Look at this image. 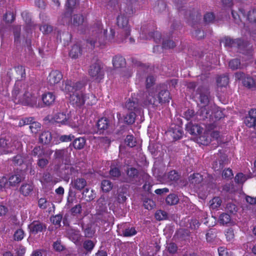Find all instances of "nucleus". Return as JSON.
<instances>
[{"label": "nucleus", "mask_w": 256, "mask_h": 256, "mask_svg": "<svg viewBox=\"0 0 256 256\" xmlns=\"http://www.w3.org/2000/svg\"><path fill=\"white\" fill-rule=\"evenodd\" d=\"M146 96L144 100V104L146 106L152 105L158 106L160 104V100L158 98V94L156 92V88L148 90L145 94Z\"/></svg>", "instance_id": "6"}, {"label": "nucleus", "mask_w": 256, "mask_h": 256, "mask_svg": "<svg viewBox=\"0 0 256 256\" xmlns=\"http://www.w3.org/2000/svg\"><path fill=\"white\" fill-rule=\"evenodd\" d=\"M144 206L148 210H152L155 206V202L151 199L145 198L144 200Z\"/></svg>", "instance_id": "51"}, {"label": "nucleus", "mask_w": 256, "mask_h": 256, "mask_svg": "<svg viewBox=\"0 0 256 256\" xmlns=\"http://www.w3.org/2000/svg\"><path fill=\"white\" fill-rule=\"evenodd\" d=\"M128 114H127L124 118V122L128 124H132L136 120V112H128Z\"/></svg>", "instance_id": "43"}, {"label": "nucleus", "mask_w": 256, "mask_h": 256, "mask_svg": "<svg viewBox=\"0 0 256 256\" xmlns=\"http://www.w3.org/2000/svg\"><path fill=\"white\" fill-rule=\"evenodd\" d=\"M30 232L33 234H36L38 232L45 231L46 225L39 220H34L28 225Z\"/></svg>", "instance_id": "10"}, {"label": "nucleus", "mask_w": 256, "mask_h": 256, "mask_svg": "<svg viewBox=\"0 0 256 256\" xmlns=\"http://www.w3.org/2000/svg\"><path fill=\"white\" fill-rule=\"evenodd\" d=\"M50 205H52V208H54V205L51 202H48L46 198H42L38 200V206L41 209L45 210Z\"/></svg>", "instance_id": "32"}, {"label": "nucleus", "mask_w": 256, "mask_h": 256, "mask_svg": "<svg viewBox=\"0 0 256 256\" xmlns=\"http://www.w3.org/2000/svg\"><path fill=\"white\" fill-rule=\"evenodd\" d=\"M94 246V244L91 240H86L84 243V248L88 251L92 250Z\"/></svg>", "instance_id": "64"}, {"label": "nucleus", "mask_w": 256, "mask_h": 256, "mask_svg": "<svg viewBox=\"0 0 256 256\" xmlns=\"http://www.w3.org/2000/svg\"><path fill=\"white\" fill-rule=\"evenodd\" d=\"M229 67L232 70L240 69L242 66L240 64V60L238 58L232 60L229 62Z\"/></svg>", "instance_id": "41"}, {"label": "nucleus", "mask_w": 256, "mask_h": 256, "mask_svg": "<svg viewBox=\"0 0 256 256\" xmlns=\"http://www.w3.org/2000/svg\"><path fill=\"white\" fill-rule=\"evenodd\" d=\"M222 42L224 43V45L226 46L232 47L235 46L237 45L238 46L240 50H242V52L244 54L251 55V54L252 52V46L250 44L246 46V48L248 52H245L244 50H242V48L244 46L240 44L242 42L240 40H233L230 38L226 37L222 40Z\"/></svg>", "instance_id": "4"}, {"label": "nucleus", "mask_w": 256, "mask_h": 256, "mask_svg": "<svg viewBox=\"0 0 256 256\" xmlns=\"http://www.w3.org/2000/svg\"><path fill=\"white\" fill-rule=\"evenodd\" d=\"M62 78L61 72L58 70H52L47 78L48 84L52 86L58 83Z\"/></svg>", "instance_id": "12"}, {"label": "nucleus", "mask_w": 256, "mask_h": 256, "mask_svg": "<svg viewBox=\"0 0 256 256\" xmlns=\"http://www.w3.org/2000/svg\"><path fill=\"white\" fill-rule=\"evenodd\" d=\"M155 82V78L152 76H150L147 77L146 80V88H150Z\"/></svg>", "instance_id": "63"}, {"label": "nucleus", "mask_w": 256, "mask_h": 256, "mask_svg": "<svg viewBox=\"0 0 256 256\" xmlns=\"http://www.w3.org/2000/svg\"><path fill=\"white\" fill-rule=\"evenodd\" d=\"M51 133L48 131H44L42 133L40 136V141L44 144H48L52 140Z\"/></svg>", "instance_id": "31"}, {"label": "nucleus", "mask_w": 256, "mask_h": 256, "mask_svg": "<svg viewBox=\"0 0 256 256\" xmlns=\"http://www.w3.org/2000/svg\"><path fill=\"white\" fill-rule=\"evenodd\" d=\"M14 18H15L13 12H6L4 16V20L7 23L12 22L14 20Z\"/></svg>", "instance_id": "61"}, {"label": "nucleus", "mask_w": 256, "mask_h": 256, "mask_svg": "<svg viewBox=\"0 0 256 256\" xmlns=\"http://www.w3.org/2000/svg\"><path fill=\"white\" fill-rule=\"evenodd\" d=\"M156 88L160 104L168 102L170 98V92L167 90L166 86L165 84H160L157 86Z\"/></svg>", "instance_id": "8"}, {"label": "nucleus", "mask_w": 256, "mask_h": 256, "mask_svg": "<svg viewBox=\"0 0 256 256\" xmlns=\"http://www.w3.org/2000/svg\"><path fill=\"white\" fill-rule=\"evenodd\" d=\"M120 171L118 168L111 167L110 170V174L112 178L115 179L116 178H118L120 176Z\"/></svg>", "instance_id": "48"}, {"label": "nucleus", "mask_w": 256, "mask_h": 256, "mask_svg": "<svg viewBox=\"0 0 256 256\" xmlns=\"http://www.w3.org/2000/svg\"><path fill=\"white\" fill-rule=\"evenodd\" d=\"M248 20L250 22H256V10H252L248 14Z\"/></svg>", "instance_id": "58"}, {"label": "nucleus", "mask_w": 256, "mask_h": 256, "mask_svg": "<svg viewBox=\"0 0 256 256\" xmlns=\"http://www.w3.org/2000/svg\"><path fill=\"white\" fill-rule=\"evenodd\" d=\"M29 128L32 133L36 134L40 130V124L38 122L32 121L29 126Z\"/></svg>", "instance_id": "52"}, {"label": "nucleus", "mask_w": 256, "mask_h": 256, "mask_svg": "<svg viewBox=\"0 0 256 256\" xmlns=\"http://www.w3.org/2000/svg\"><path fill=\"white\" fill-rule=\"evenodd\" d=\"M22 17L24 20L26 26V30L28 31L29 30H31L32 27L33 26L32 24L31 23V19L30 17L28 14L26 12H23L22 14Z\"/></svg>", "instance_id": "42"}, {"label": "nucleus", "mask_w": 256, "mask_h": 256, "mask_svg": "<svg viewBox=\"0 0 256 256\" xmlns=\"http://www.w3.org/2000/svg\"><path fill=\"white\" fill-rule=\"evenodd\" d=\"M126 182H132L138 176V170L134 168H128L126 170Z\"/></svg>", "instance_id": "26"}, {"label": "nucleus", "mask_w": 256, "mask_h": 256, "mask_svg": "<svg viewBox=\"0 0 256 256\" xmlns=\"http://www.w3.org/2000/svg\"><path fill=\"white\" fill-rule=\"evenodd\" d=\"M155 218L158 220H164L166 218V212L163 210H158L155 214Z\"/></svg>", "instance_id": "62"}, {"label": "nucleus", "mask_w": 256, "mask_h": 256, "mask_svg": "<svg viewBox=\"0 0 256 256\" xmlns=\"http://www.w3.org/2000/svg\"><path fill=\"white\" fill-rule=\"evenodd\" d=\"M232 14L236 24L241 26H244V24L242 22V16L244 18V12L243 10H240V14H238L236 12L232 10Z\"/></svg>", "instance_id": "27"}, {"label": "nucleus", "mask_w": 256, "mask_h": 256, "mask_svg": "<svg viewBox=\"0 0 256 256\" xmlns=\"http://www.w3.org/2000/svg\"><path fill=\"white\" fill-rule=\"evenodd\" d=\"M84 21V17L81 14H74L72 19V22L74 26H78L82 24Z\"/></svg>", "instance_id": "40"}, {"label": "nucleus", "mask_w": 256, "mask_h": 256, "mask_svg": "<svg viewBox=\"0 0 256 256\" xmlns=\"http://www.w3.org/2000/svg\"><path fill=\"white\" fill-rule=\"evenodd\" d=\"M56 96L52 92H48L42 94V100L46 106H50L54 104Z\"/></svg>", "instance_id": "21"}, {"label": "nucleus", "mask_w": 256, "mask_h": 256, "mask_svg": "<svg viewBox=\"0 0 256 256\" xmlns=\"http://www.w3.org/2000/svg\"><path fill=\"white\" fill-rule=\"evenodd\" d=\"M62 218V214H58L55 216L51 217L50 220L54 224L60 226V225Z\"/></svg>", "instance_id": "57"}, {"label": "nucleus", "mask_w": 256, "mask_h": 256, "mask_svg": "<svg viewBox=\"0 0 256 256\" xmlns=\"http://www.w3.org/2000/svg\"><path fill=\"white\" fill-rule=\"evenodd\" d=\"M113 184L109 180H103L101 182V188L104 192H110L112 188Z\"/></svg>", "instance_id": "37"}, {"label": "nucleus", "mask_w": 256, "mask_h": 256, "mask_svg": "<svg viewBox=\"0 0 256 256\" xmlns=\"http://www.w3.org/2000/svg\"><path fill=\"white\" fill-rule=\"evenodd\" d=\"M204 21L206 23L212 22L215 18V16L212 12H207L204 16Z\"/></svg>", "instance_id": "60"}, {"label": "nucleus", "mask_w": 256, "mask_h": 256, "mask_svg": "<svg viewBox=\"0 0 256 256\" xmlns=\"http://www.w3.org/2000/svg\"><path fill=\"white\" fill-rule=\"evenodd\" d=\"M244 85L249 88L256 87V82L250 76L245 77L243 80Z\"/></svg>", "instance_id": "39"}, {"label": "nucleus", "mask_w": 256, "mask_h": 256, "mask_svg": "<svg viewBox=\"0 0 256 256\" xmlns=\"http://www.w3.org/2000/svg\"><path fill=\"white\" fill-rule=\"evenodd\" d=\"M212 106H200V108L198 112V115L200 118V120H204L211 116L210 113Z\"/></svg>", "instance_id": "15"}, {"label": "nucleus", "mask_w": 256, "mask_h": 256, "mask_svg": "<svg viewBox=\"0 0 256 256\" xmlns=\"http://www.w3.org/2000/svg\"><path fill=\"white\" fill-rule=\"evenodd\" d=\"M8 180L6 176H0V191H2L6 188H8Z\"/></svg>", "instance_id": "49"}, {"label": "nucleus", "mask_w": 256, "mask_h": 256, "mask_svg": "<svg viewBox=\"0 0 256 256\" xmlns=\"http://www.w3.org/2000/svg\"><path fill=\"white\" fill-rule=\"evenodd\" d=\"M33 186L30 184H23L20 188L21 193L24 196H28L33 190Z\"/></svg>", "instance_id": "30"}, {"label": "nucleus", "mask_w": 256, "mask_h": 256, "mask_svg": "<svg viewBox=\"0 0 256 256\" xmlns=\"http://www.w3.org/2000/svg\"><path fill=\"white\" fill-rule=\"evenodd\" d=\"M7 75L10 80L12 78L16 79V83L20 82L22 84L21 80L25 78V69L22 66H18L10 69L8 72Z\"/></svg>", "instance_id": "5"}, {"label": "nucleus", "mask_w": 256, "mask_h": 256, "mask_svg": "<svg viewBox=\"0 0 256 256\" xmlns=\"http://www.w3.org/2000/svg\"><path fill=\"white\" fill-rule=\"evenodd\" d=\"M82 195L87 201H90L96 198V194L92 190H90L89 188H86L83 192Z\"/></svg>", "instance_id": "34"}, {"label": "nucleus", "mask_w": 256, "mask_h": 256, "mask_svg": "<svg viewBox=\"0 0 256 256\" xmlns=\"http://www.w3.org/2000/svg\"><path fill=\"white\" fill-rule=\"evenodd\" d=\"M209 94L208 90H204L200 93V100L201 106H212L209 104Z\"/></svg>", "instance_id": "28"}, {"label": "nucleus", "mask_w": 256, "mask_h": 256, "mask_svg": "<svg viewBox=\"0 0 256 256\" xmlns=\"http://www.w3.org/2000/svg\"><path fill=\"white\" fill-rule=\"evenodd\" d=\"M136 4V0H126L125 7L123 12L124 15L130 16L135 12V6Z\"/></svg>", "instance_id": "13"}, {"label": "nucleus", "mask_w": 256, "mask_h": 256, "mask_svg": "<svg viewBox=\"0 0 256 256\" xmlns=\"http://www.w3.org/2000/svg\"><path fill=\"white\" fill-rule=\"evenodd\" d=\"M86 181L84 178H77L72 182V187L78 190H81L86 186Z\"/></svg>", "instance_id": "19"}, {"label": "nucleus", "mask_w": 256, "mask_h": 256, "mask_svg": "<svg viewBox=\"0 0 256 256\" xmlns=\"http://www.w3.org/2000/svg\"><path fill=\"white\" fill-rule=\"evenodd\" d=\"M140 37L142 39L146 40L153 38L156 43H158L160 41L161 35L157 31L155 32H148V34L146 32L142 31L140 34Z\"/></svg>", "instance_id": "14"}, {"label": "nucleus", "mask_w": 256, "mask_h": 256, "mask_svg": "<svg viewBox=\"0 0 256 256\" xmlns=\"http://www.w3.org/2000/svg\"><path fill=\"white\" fill-rule=\"evenodd\" d=\"M82 50L79 44L74 45L70 52V56L72 58H77L82 55Z\"/></svg>", "instance_id": "24"}, {"label": "nucleus", "mask_w": 256, "mask_h": 256, "mask_svg": "<svg viewBox=\"0 0 256 256\" xmlns=\"http://www.w3.org/2000/svg\"><path fill=\"white\" fill-rule=\"evenodd\" d=\"M84 84L67 80L62 84V90L70 96V102L74 106H80L84 104L86 97L82 91Z\"/></svg>", "instance_id": "2"}, {"label": "nucleus", "mask_w": 256, "mask_h": 256, "mask_svg": "<svg viewBox=\"0 0 256 256\" xmlns=\"http://www.w3.org/2000/svg\"><path fill=\"white\" fill-rule=\"evenodd\" d=\"M186 130L192 135L200 134L202 132V128L198 124H193L190 122L186 124Z\"/></svg>", "instance_id": "17"}, {"label": "nucleus", "mask_w": 256, "mask_h": 256, "mask_svg": "<svg viewBox=\"0 0 256 256\" xmlns=\"http://www.w3.org/2000/svg\"><path fill=\"white\" fill-rule=\"evenodd\" d=\"M69 116L64 112H58L56 114L54 118V120L57 123L66 124L68 120Z\"/></svg>", "instance_id": "22"}, {"label": "nucleus", "mask_w": 256, "mask_h": 256, "mask_svg": "<svg viewBox=\"0 0 256 256\" xmlns=\"http://www.w3.org/2000/svg\"><path fill=\"white\" fill-rule=\"evenodd\" d=\"M48 156H43L42 157L38 158L39 159L38 162V165L40 168H44L48 163L47 159Z\"/></svg>", "instance_id": "53"}, {"label": "nucleus", "mask_w": 256, "mask_h": 256, "mask_svg": "<svg viewBox=\"0 0 256 256\" xmlns=\"http://www.w3.org/2000/svg\"><path fill=\"white\" fill-rule=\"evenodd\" d=\"M182 128L179 126H175L174 128L172 136L175 140H178L182 137Z\"/></svg>", "instance_id": "45"}, {"label": "nucleus", "mask_w": 256, "mask_h": 256, "mask_svg": "<svg viewBox=\"0 0 256 256\" xmlns=\"http://www.w3.org/2000/svg\"><path fill=\"white\" fill-rule=\"evenodd\" d=\"M244 123L248 127L254 128L256 124V120L248 116L245 118Z\"/></svg>", "instance_id": "59"}, {"label": "nucleus", "mask_w": 256, "mask_h": 256, "mask_svg": "<svg viewBox=\"0 0 256 256\" xmlns=\"http://www.w3.org/2000/svg\"><path fill=\"white\" fill-rule=\"evenodd\" d=\"M231 220L230 216L226 213L221 214L219 217V222L222 224H226L230 222Z\"/></svg>", "instance_id": "46"}, {"label": "nucleus", "mask_w": 256, "mask_h": 256, "mask_svg": "<svg viewBox=\"0 0 256 256\" xmlns=\"http://www.w3.org/2000/svg\"><path fill=\"white\" fill-rule=\"evenodd\" d=\"M166 201L169 205H174L178 204L179 198L176 194H170L166 197Z\"/></svg>", "instance_id": "36"}, {"label": "nucleus", "mask_w": 256, "mask_h": 256, "mask_svg": "<svg viewBox=\"0 0 256 256\" xmlns=\"http://www.w3.org/2000/svg\"><path fill=\"white\" fill-rule=\"evenodd\" d=\"M112 64L115 68H120L125 66L126 60L122 56H116L113 58Z\"/></svg>", "instance_id": "29"}, {"label": "nucleus", "mask_w": 256, "mask_h": 256, "mask_svg": "<svg viewBox=\"0 0 256 256\" xmlns=\"http://www.w3.org/2000/svg\"><path fill=\"white\" fill-rule=\"evenodd\" d=\"M210 208L215 210L220 206L222 204V200L219 197H215L210 202Z\"/></svg>", "instance_id": "44"}, {"label": "nucleus", "mask_w": 256, "mask_h": 256, "mask_svg": "<svg viewBox=\"0 0 256 256\" xmlns=\"http://www.w3.org/2000/svg\"><path fill=\"white\" fill-rule=\"evenodd\" d=\"M89 74L95 80L100 81L104 78V72L99 63L92 64L88 71Z\"/></svg>", "instance_id": "9"}, {"label": "nucleus", "mask_w": 256, "mask_h": 256, "mask_svg": "<svg viewBox=\"0 0 256 256\" xmlns=\"http://www.w3.org/2000/svg\"><path fill=\"white\" fill-rule=\"evenodd\" d=\"M52 152V150H51L45 151L40 146H37L34 148L32 151V154L34 156H38V158L42 157L43 156H50Z\"/></svg>", "instance_id": "18"}, {"label": "nucleus", "mask_w": 256, "mask_h": 256, "mask_svg": "<svg viewBox=\"0 0 256 256\" xmlns=\"http://www.w3.org/2000/svg\"><path fill=\"white\" fill-rule=\"evenodd\" d=\"M86 140L83 138H78L74 140L73 142V146L76 149L80 150L85 145Z\"/></svg>", "instance_id": "35"}, {"label": "nucleus", "mask_w": 256, "mask_h": 256, "mask_svg": "<svg viewBox=\"0 0 256 256\" xmlns=\"http://www.w3.org/2000/svg\"><path fill=\"white\" fill-rule=\"evenodd\" d=\"M106 30L102 28L100 22H98L92 26L90 29V35L87 40L92 47H99L106 44Z\"/></svg>", "instance_id": "3"}, {"label": "nucleus", "mask_w": 256, "mask_h": 256, "mask_svg": "<svg viewBox=\"0 0 256 256\" xmlns=\"http://www.w3.org/2000/svg\"><path fill=\"white\" fill-rule=\"evenodd\" d=\"M85 96L86 97V102L87 104L92 105L96 103V98L93 94H88L86 96Z\"/></svg>", "instance_id": "56"}, {"label": "nucleus", "mask_w": 256, "mask_h": 256, "mask_svg": "<svg viewBox=\"0 0 256 256\" xmlns=\"http://www.w3.org/2000/svg\"><path fill=\"white\" fill-rule=\"evenodd\" d=\"M164 178L167 182H176L179 180L180 175L177 172L173 170L166 174Z\"/></svg>", "instance_id": "23"}, {"label": "nucleus", "mask_w": 256, "mask_h": 256, "mask_svg": "<svg viewBox=\"0 0 256 256\" xmlns=\"http://www.w3.org/2000/svg\"><path fill=\"white\" fill-rule=\"evenodd\" d=\"M112 123L106 118H102L97 122V126L100 130L104 131L108 130L111 126Z\"/></svg>", "instance_id": "20"}, {"label": "nucleus", "mask_w": 256, "mask_h": 256, "mask_svg": "<svg viewBox=\"0 0 256 256\" xmlns=\"http://www.w3.org/2000/svg\"><path fill=\"white\" fill-rule=\"evenodd\" d=\"M136 234V231L134 228H128L122 230V235L124 236H132Z\"/></svg>", "instance_id": "47"}, {"label": "nucleus", "mask_w": 256, "mask_h": 256, "mask_svg": "<svg viewBox=\"0 0 256 256\" xmlns=\"http://www.w3.org/2000/svg\"><path fill=\"white\" fill-rule=\"evenodd\" d=\"M166 4L163 0H158L156 5L154 6L155 12L162 13L166 10Z\"/></svg>", "instance_id": "33"}, {"label": "nucleus", "mask_w": 256, "mask_h": 256, "mask_svg": "<svg viewBox=\"0 0 256 256\" xmlns=\"http://www.w3.org/2000/svg\"><path fill=\"white\" fill-rule=\"evenodd\" d=\"M76 4V0H67L66 4V15H70Z\"/></svg>", "instance_id": "38"}, {"label": "nucleus", "mask_w": 256, "mask_h": 256, "mask_svg": "<svg viewBox=\"0 0 256 256\" xmlns=\"http://www.w3.org/2000/svg\"><path fill=\"white\" fill-rule=\"evenodd\" d=\"M24 232L22 229H18L16 230L14 235V239L15 240H21L24 237Z\"/></svg>", "instance_id": "55"}, {"label": "nucleus", "mask_w": 256, "mask_h": 256, "mask_svg": "<svg viewBox=\"0 0 256 256\" xmlns=\"http://www.w3.org/2000/svg\"><path fill=\"white\" fill-rule=\"evenodd\" d=\"M216 81L220 86H225L228 84V78L227 76H222L218 78Z\"/></svg>", "instance_id": "50"}, {"label": "nucleus", "mask_w": 256, "mask_h": 256, "mask_svg": "<svg viewBox=\"0 0 256 256\" xmlns=\"http://www.w3.org/2000/svg\"><path fill=\"white\" fill-rule=\"evenodd\" d=\"M203 180L202 176L200 174H194L189 177L190 182L194 186H196L200 184Z\"/></svg>", "instance_id": "25"}, {"label": "nucleus", "mask_w": 256, "mask_h": 256, "mask_svg": "<svg viewBox=\"0 0 256 256\" xmlns=\"http://www.w3.org/2000/svg\"><path fill=\"white\" fill-rule=\"evenodd\" d=\"M125 143L128 146L132 148L135 146L136 142L132 136L128 135L125 139Z\"/></svg>", "instance_id": "54"}, {"label": "nucleus", "mask_w": 256, "mask_h": 256, "mask_svg": "<svg viewBox=\"0 0 256 256\" xmlns=\"http://www.w3.org/2000/svg\"><path fill=\"white\" fill-rule=\"evenodd\" d=\"M23 178L20 174L16 173L12 174L8 179L9 188L16 186L22 181Z\"/></svg>", "instance_id": "16"}, {"label": "nucleus", "mask_w": 256, "mask_h": 256, "mask_svg": "<svg viewBox=\"0 0 256 256\" xmlns=\"http://www.w3.org/2000/svg\"><path fill=\"white\" fill-rule=\"evenodd\" d=\"M124 108L128 112H138L140 110L138 100L136 98H130L126 102Z\"/></svg>", "instance_id": "11"}, {"label": "nucleus", "mask_w": 256, "mask_h": 256, "mask_svg": "<svg viewBox=\"0 0 256 256\" xmlns=\"http://www.w3.org/2000/svg\"><path fill=\"white\" fill-rule=\"evenodd\" d=\"M12 98L16 104L33 106L37 102V95L31 86L20 82L16 83L12 91Z\"/></svg>", "instance_id": "1"}, {"label": "nucleus", "mask_w": 256, "mask_h": 256, "mask_svg": "<svg viewBox=\"0 0 256 256\" xmlns=\"http://www.w3.org/2000/svg\"><path fill=\"white\" fill-rule=\"evenodd\" d=\"M126 16L124 15V14H121L120 15L118 16L117 18V24L119 28L123 30V32L125 36L124 38L122 39V42L126 40V38L128 37L130 34V28L128 25V18Z\"/></svg>", "instance_id": "7"}]
</instances>
